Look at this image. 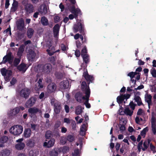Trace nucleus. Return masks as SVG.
Instances as JSON below:
<instances>
[{
    "label": "nucleus",
    "mask_w": 156,
    "mask_h": 156,
    "mask_svg": "<svg viewBox=\"0 0 156 156\" xmlns=\"http://www.w3.org/2000/svg\"><path fill=\"white\" fill-rule=\"evenodd\" d=\"M83 76L86 80L88 85L87 84V83L85 81L82 82L81 83V90L85 94V96L83 97L82 98L83 100H86L84 103V104L86 106V107L88 108H89L91 107V105L89 103V98L90 94V90L89 87V84L90 83H93L94 78L93 76L89 75L88 74L87 71L83 73Z\"/></svg>",
    "instance_id": "nucleus-1"
},
{
    "label": "nucleus",
    "mask_w": 156,
    "mask_h": 156,
    "mask_svg": "<svg viewBox=\"0 0 156 156\" xmlns=\"http://www.w3.org/2000/svg\"><path fill=\"white\" fill-rule=\"evenodd\" d=\"M73 29L74 33H76L79 31L80 33L84 35L85 33L83 21L81 20H79V21L74 25Z\"/></svg>",
    "instance_id": "nucleus-2"
},
{
    "label": "nucleus",
    "mask_w": 156,
    "mask_h": 156,
    "mask_svg": "<svg viewBox=\"0 0 156 156\" xmlns=\"http://www.w3.org/2000/svg\"><path fill=\"white\" fill-rule=\"evenodd\" d=\"M52 69V66L50 63L41 65L39 68V71L41 73L48 74Z\"/></svg>",
    "instance_id": "nucleus-3"
},
{
    "label": "nucleus",
    "mask_w": 156,
    "mask_h": 156,
    "mask_svg": "<svg viewBox=\"0 0 156 156\" xmlns=\"http://www.w3.org/2000/svg\"><path fill=\"white\" fill-rule=\"evenodd\" d=\"M23 131V127L20 125H16L12 126L9 129L10 133L14 135L20 134Z\"/></svg>",
    "instance_id": "nucleus-4"
},
{
    "label": "nucleus",
    "mask_w": 156,
    "mask_h": 156,
    "mask_svg": "<svg viewBox=\"0 0 156 156\" xmlns=\"http://www.w3.org/2000/svg\"><path fill=\"white\" fill-rule=\"evenodd\" d=\"M22 3L24 6V9L27 13L31 14L34 11L35 7L31 3H26L24 1H23Z\"/></svg>",
    "instance_id": "nucleus-5"
},
{
    "label": "nucleus",
    "mask_w": 156,
    "mask_h": 156,
    "mask_svg": "<svg viewBox=\"0 0 156 156\" xmlns=\"http://www.w3.org/2000/svg\"><path fill=\"white\" fill-rule=\"evenodd\" d=\"M30 92V90L28 88H24L20 91L19 95L21 97L27 99L29 97Z\"/></svg>",
    "instance_id": "nucleus-6"
},
{
    "label": "nucleus",
    "mask_w": 156,
    "mask_h": 156,
    "mask_svg": "<svg viewBox=\"0 0 156 156\" xmlns=\"http://www.w3.org/2000/svg\"><path fill=\"white\" fill-rule=\"evenodd\" d=\"M55 141V140L54 138H51L47 142H44L43 144V146L47 148H49L51 147L54 146Z\"/></svg>",
    "instance_id": "nucleus-7"
},
{
    "label": "nucleus",
    "mask_w": 156,
    "mask_h": 156,
    "mask_svg": "<svg viewBox=\"0 0 156 156\" xmlns=\"http://www.w3.org/2000/svg\"><path fill=\"white\" fill-rule=\"evenodd\" d=\"M56 88V84L54 83H50L47 87V91L48 93H51L55 91Z\"/></svg>",
    "instance_id": "nucleus-8"
},
{
    "label": "nucleus",
    "mask_w": 156,
    "mask_h": 156,
    "mask_svg": "<svg viewBox=\"0 0 156 156\" xmlns=\"http://www.w3.org/2000/svg\"><path fill=\"white\" fill-rule=\"evenodd\" d=\"M36 100L34 97H31L29 98L26 102L25 105L27 108L32 107L34 104Z\"/></svg>",
    "instance_id": "nucleus-9"
},
{
    "label": "nucleus",
    "mask_w": 156,
    "mask_h": 156,
    "mask_svg": "<svg viewBox=\"0 0 156 156\" xmlns=\"http://www.w3.org/2000/svg\"><path fill=\"white\" fill-rule=\"evenodd\" d=\"M54 111L55 114H59L61 109L60 103L58 101H56L54 103Z\"/></svg>",
    "instance_id": "nucleus-10"
},
{
    "label": "nucleus",
    "mask_w": 156,
    "mask_h": 156,
    "mask_svg": "<svg viewBox=\"0 0 156 156\" xmlns=\"http://www.w3.org/2000/svg\"><path fill=\"white\" fill-rule=\"evenodd\" d=\"M12 57L13 56L12 55V53L11 52L8 53L3 57L2 63L3 64L6 63L8 61H10V60H12Z\"/></svg>",
    "instance_id": "nucleus-11"
},
{
    "label": "nucleus",
    "mask_w": 156,
    "mask_h": 156,
    "mask_svg": "<svg viewBox=\"0 0 156 156\" xmlns=\"http://www.w3.org/2000/svg\"><path fill=\"white\" fill-rule=\"evenodd\" d=\"M60 27V26L58 24H56L54 27L53 31L54 37H57L58 36Z\"/></svg>",
    "instance_id": "nucleus-12"
},
{
    "label": "nucleus",
    "mask_w": 156,
    "mask_h": 156,
    "mask_svg": "<svg viewBox=\"0 0 156 156\" xmlns=\"http://www.w3.org/2000/svg\"><path fill=\"white\" fill-rule=\"evenodd\" d=\"M24 26V21L22 19H21L17 22V27L19 30H22L23 29Z\"/></svg>",
    "instance_id": "nucleus-13"
},
{
    "label": "nucleus",
    "mask_w": 156,
    "mask_h": 156,
    "mask_svg": "<svg viewBox=\"0 0 156 156\" xmlns=\"http://www.w3.org/2000/svg\"><path fill=\"white\" fill-rule=\"evenodd\" d=\"M69 82L68 80H63L60 83V87L63 89H66L69 88Z\"/></svg>",
    "instance_id": "nucleus-14"
},
{
    "label": "nucleus",
    "mask_w": 156,
    "mask_h": 156,
    "mask_svg": "<svg viewBox=\"0 0 156 156\" xmlns=\"http://www.w3.org/2000/svg\"><path fill=\"white\" fill-rule=\"evenodd\" d=\"M28 112L31 114H35L37 112H39L40 113H41V112L40 110L36 107H33L29 108L28 109Z\"/></svg>",
    "instance_id": "nucleus-15"
},
{
    "label": "nucleus",
    "mask_w": 156,
    "mask_h": 156,
    "mask_svg": "<svg viewBox=\"0 0 156 156\" xmlns=\"http://www.w3.org/2000/svg\"><path fill=\"white\" fill-rule=\"evenodd\" d=\"M25 46L24 44H22L18 48V50L17 52V55L19 57H21L24 51Z\"/></svg>",
    "instance_id": "nucleus-16"
},
{
    "label": "nucleus",
    "mask_w": 156,
    "mask_h": 156,
    "mask_svg": "<svg viewBox=\"0 0 156 156\" xmlns=\"http://www.w3.org/2000/svg\"><path fill=\"white\" fill-rule=\"evenodd\" d=\"M36 55V54L34 51L31 50H30L28 56L29 60L32 61L35 58Z\"/></svg>",
    "instance_id": "nucleus-17"
},
{
    "label": "nucleus",
    "mask_w": 156,
    "mask_h": 156,
    "mask_svg": "<svg viewBox=\"0 0 156 156\" xmlns=\"http://www.w3.org/2000/svg\"><path fill=\"white\" fill-rule=\"evenodd\" d=\"M82 96V93L80 92H78L76 94L75 97L77 101L79 103H81L82 99H83Z\"/></svg>",
    "instance_id": "nucleus-18"
},
{
    "label": "nucleus",
    "mask_w": 156,
    "mask_h": 156,
    "mask_svg": "<svg viewBox=\"0 0 156 156\" xmlns=\"http://www.w3.org/2000/svg\"><path fill=\"white\" fill-rule=\"evenodd\" d=\"M20 109L18 107H16L11 110L10 112L11 116H16L20 112Z\"/></svg>",
    "instance_id": "nucleus-19"
},
{
    "label": "nucleus",
    "mask_w": 156,
    "mask_h": 156,
    "mask_svg": "<svg viewBox=\"0 0 156 156\" xmlns=\"http://www.w3.org/2000/svg\"><path fill=\"white\" fill-rule=\"evenodd\" d=\"M134 99L137 102L138 106H140L141 105H144L142 102L141 99L139 96L135 95Z\"/></svg>",
    "instance_id": "nucleus-20"
},
{
    "label": "nucleus",
    "mask_w": 156,
    "mask_h": 156,
    "mask_svg": "<svg viewBox=\"0 0 156 156\" xmlns=\"http://www.w3.org/2000/svg\"><path fill=\"white\" fill-rule=\"evenodd\" d=\"M26 64L24 63H21L17 66V68L20 71H22L25 72L27 70L26 68Z\"/></svg>",
    "instance_id": "nucleus-21"
},
{
    "label": "nucleus",
    "mask_w": 156,
    "mask_h": 156,
    "mask_svg": "<svg viewBox=\"0 0 156 156\" xmlns=\"http://www.w3.org/2000/svg\"><path fill=\"white\" fill-rule=\"evenodd\" d=\"M31 133V131L30 128H26L25 129L24 132V136L26 138L29 137L30 136Z\"/></svg>",
    "instance_id": "nucleus-22"
},
{
    "label": "nucleus",
    "mask_w": 156,
    "mask_h": 156,
    "mask_svg": "<svg viewBox=\"0 0 156 156\" xmlns=\"http://www.w3.org/2000/svg\"><path fill=\"white\" fill-rule=\"evenodd\" d=\"M10 153V151L8 149H5L1 151L0 152V156H9Z\"/></svg>",
    "instance_id": "nucleus-23"
},
{
    "label": "nucleus",
    "mask_w": 156,
    "mask_h": 156,
    "mask_svg": "<svg viewBox=\"0 0 156 156\" xmlns=\"http://www.w3.org/2000/svg\"><path fill=\"white\" fill-rule=\"evenodd\" d=\"M34 31L33 29L32 28H28L27 32V35L28 37L29 38H31L34 34Z\"/></svg>",
    "instance_id": "nucleus-24"
},
{
    "label": "nucleus",
    "mask_w": 156,
    "mask_h": 156,
    "mask_svg": "<svg viewBox=\"0 0 156 156\" xmlns=\"http://www.w3.org/2000/svg\"><path fill=\"white\" fill-rule=\"evenodd\" d=\"M7 75L5 77L4 79L7 82H9L10 80V77L12 74V72L11 70H8L7 73Z\"/></svg>",
    "instance_id": "nucleus-25"
},
{
    "label": "nucleus",
    "mask_w": 156,
    "mask_h": 156,
    "mask_svg": "<svg viewBox=\"0 0 156 156\" xmlns=\"http://www.w3.org/2000/svg\"><path fill=\"white\" fill-rule=\"evenodd\" d=\"M53 137V134L51 131L50 130L47 131L45 133V137L46 139H49Z\"/></svg>",
    "instance_id": "nucleus-26"
},
{
    "label": "nucleus",
    "mask_w": 156,
    "mask_h": 156,
    "mask_svg": "<svg viewBox=\"0 0 156 156\" xmlns=\"http://www.w3.org/2000/svg\"><path fill=\"white\" fill-rule=\"evenodd\" d=\"M82 106L80 105H78L76 108L75 113L77 115H80L82 112Z\"/></svg>",
    "instance_id": "nucleus-27"
},
{
    "label": "nucleus",
    "mask_w": 156,
    "mask_h": 156,
    "mask_svg": "<svg viewBox=\"0 0 156 156\" xmlns=\"http://www.w3.org/2000/svg\"><path fill=\"white\" fill-rule=\"evenodd\" d=\"M83 58V61L85 64H88L90 62L89 56L87 55H85L81 56Z\"/></svg>",
    "instance_id": "nucleus-28"
},
{
    "label": "nucleus",
    "mask_w": 156,
    "mask_h": 156,
    "mask_svg": "<svg viewBox=\"0 0 156 156\" xmlns=\"http://www.w3.org/2000/svg\"><path fill=\"white\" fill-rule=\"evenodd\" d=\"M25 145L24 143H19L15 145V148L18 150H21L23 149Z\"/></svg>",
    "instance_id": "nucleus-29"
},
{
    "label": "nucleus",
    "mask_w": 156,
    "mask_h": 156,
    "mask_svg": "<svg viewBox=\"0 0 156 156\" xmlns=\"http://www.w3.org/2000/svg\"><path fill=\"white\" fill-rule=\"evenodd\" d=\"M123 96L124 95H123V94H122L117 97V101L119 104H122L124 100Z\"/></svg>",
    "instance_id": "nucleus-30"
},
{
    "label": "nucleus",
    "mask_w": 156,
    "mask_h": 156,
    "mask_svg": "<svg viewBox=\"0 0 156 156\" xmlns=\"http://www.w3.org/2000/svg\"><path fill=\"white\" fill-rule=\"evenodd\" d=\"M41 23L43 26H47L48 24V21L46 17H42L41 18Z\"/></svg>",
    "instance_id": "nucleus-31"
},
{
    "label": "nucleus",
    "mask_w": 156,
    "mask_h": 156,
    "mask_svg": "<svg viewBox=\"0 0 156 156\" xmlns=\"http://www.w3.org/2000/svg\"><path fill=\"white\" fill-rule=\"evenodd\" d=\"M124 113L127 115L131 116L133 115V111H131L129 109V108L127 107L126 108L124 111Z\"/></svg>",
    "instance_id": "nucleus-32"
},
{
    "label": "nucleus",
    "mask_w": 156,
    "mask_h": 156,
    "mask_svg": "<svg viewBox=\"0 0 156 156\" xmlns=\"http://www.w3.org/2000/svg\"><path fill=\"white\" fill-rule=\"evenodd\" d=\"M49 153L50 156H58V151L55 149L50 151Z\"/></svg>",
    "instance_id": "nucleus-33"
},
{
    "label": "nucleus",
    "mask_w": 156,
    "mask_h": 156,
    "mask_svg": "<svg viewBox=\"0 0 156 156\" xmlns=\"http://www.w3.org/2000/svg\"><path fill=\"white\" fill-rule=\"evenodd\" d=\"M78 10H77L76 11L73 12L72 13L74 14V18L77 20H78V14H81V11L80 9H78Z\"/></svg>",
    "instance_id": "nucleus-34"
},
{
    "label": "nucleus",
    "mask_w": 156,
    "mask_h": 156,
    "mask_svg": "<svg viewBox=\"0 0 156 156\" xmlns=\"http://www.w3.org/2000/svg\"><path fill=\"white\" fill-rule=\"evenodd\" d=\"M39 12L42 14H45L47 13V9L46 5H44L43 6L42 9L41 8L40 10L39 11Z\"/></svg>",
    "instance_id": "nucleus-35"
},
{
    "label": "nucleus",
    "mask_w": 156,
    "mask_h": 156,
    "mask_svg": "<svg viewBox=\"0 0 156 156\" xmlns=\"http://www.w3.org/2000/svg\"><path fill=\"white\" fill-rule=\"evenodd\" d=\"M0 71L2 75L4 76V78H5V77L7 75V73L8 70L6 69L5 68H3L1 69Z\"/></svg>",
    "instance_id": "nucleus-36"
},
{
    "label": "nucleus",
    "mask_w": 156,
    "mask_h": 156,
    "mask_svg": "<svg viewBox=\"0 0 156 156\" xmlns=\"http://www.w3.org/2000/svg\"><path fill=\"white\" fill-rule=\"evenodd\" d=\"M20 58H15L13 62V65L15 66H17L20 62Z\"/></svg>",
    "instance_id": "nucleus-37"
},
{
    "label": "nucleus",
    "mask_w": 156,
    "mask_h": 156,
    "mask_svg": "<svg viewBox=\"0 0 156 156\" xmlns=\"http://www.w3.org/2000/svg\"><path fill=\"white\" fill-rule=\"evenodd\" d=\"M67 141L70 142H73L74 140V137L73 135H69L66 137Z\"/></svg>",
    "instance_id": "nucleus-38"
},
{
    "label": "nucleus",
    "mask_w": 156,
    "mask_h": 156,
    "mask_svg": "<svg viewBox=\"0 0 156 156\" xmlns=\"http://www.w3.org/2000/svg\"><path fill=\"white\" fill-rule=\"evenodd\" d=\"M87 51L86 47V46H84L81 50V55L82 56L85 55H87L88 54H87Z\"/></svg>",
    "instance_id": "nucleus-39"
},
{
    "label": "nucleus",
    "mask_w": 156,
    "mask_h": 156,
    "mask_svg": "<svg viewBox=\"0 0 156 156\" xmlns=\"http://www.w3.org/2000/svg\"><path fill=\"white\" fill-rule=\"evenodd\" d=\"M145 101L147 103H149L151 101L152 96L151 94H147V96L145 97Z\"/></svg>",
    "instance_id": "nucleus-40"
},
{
    "label": "nucleus",
    "mask_w": 156,
    "mask_h": 156,
    "mask_svg": "<svg viewBox=\"0 0 156 156\" xmlns=\"http://www.w3.org/2000/svg\"><path fill=\"white\" fill-rule=\"evenodd\" d=\"M37 83V85H36V87H35V89L36 90H39L43 87V85L42 83Z\"/></svg>",
    "instance_id": "nucleus-41"
},
{
    "label": "nucleus",
    "mask_w": 156,
    "mask_h": 156,
    "mask_svg": "<svg viewBox=\"0 0 156 156\" xmlns=\"http://www.w3.org/2000/svg\"><path fill=\"white\" fill-rule=\"evenodd\" d=\"M56 58V56H51L50 58H49L50 62L54 65H55V59Z\"/></svg>",
    "instance_id": "nucleus-42"
},
{
    "label": "nucleus",
    "mask_w": 156,
    "mask_h": 156,
    "mask_svg": "<svg viewBox=\"0 0 156 156\" xmlns=\"http://www.w3.org/2000/svg\"><path fill=\"white\" fill-rule=\"evenodd\" d=\"M8 140V138L6 136L2 137L0 140L2 144H4Z\"/></svg>",
    "instance_id": "nucleus-43"
},
{
    "label": "nucleus",
    "mask_w": 156,
    "mask_h": 156,
    "mask_svg": "<svg viewBox=\"0 0 156 156\" xmlns=\"http://www.w3.org/2000/svg\"><path fill=\"white\" fill-rule=\"evenodd\" d=\"M148 130V128L147 127H146L145 128H144L140 132V135L142 136L145 135L147 133Z\"/></svg>",
    "instance_id": "nucleus-44"
},
{
    "label": "nucleus",
    "mask_w": 156,
    "mask_h": 156,
    "mask_svg": "<svg viewBox=\"0 0 156 156\" xmlns=\"http://www.w3.org/2000/svg\"><path fill=\"white\" fill-rule=\"evenodd\" d=\"M79 8H76L75 6L74 5H73L72 6L70 7L69 8V10L70 12L72 13L73 12L76 11L77 10H78V9Z\"/></svg>",
    "instance_id": "nucleus-45"
},
{
    "label": "nucleus",
    "mask_w": 156,
    "mask_h": 156,
    "mask_svg": "<svg viewBox=\"0 0 156 156\" xmlns=\"http://www.w3.org/2000/svg\"><path fill=\"white\" fill-rule=\"evenodd\" d=\"M129 105L130 106L132 110V111H133L135 109V107L136 105V104L134 103L133 101H131L130 102Z\"/></svg>",
    "instance_id": "nucleus-46"
},
{
    "label": "nucleus",
    "mask_w": 156,
    "mask_h": 156,
    "mask_svg": "<svg viewBox=\"0 0 156 156\" xmlns=\"http://www.w3.org/2000/svg\"><path fill=\"white\" fill-rule=\"evenodd\" d=\"M34 143L32 141L30 140L27 143V145L30 147H32L34 146Z\"/></svg>",
    "instance_id": "nucleus-47"
},
{
    "label": "nucleus",
    "mask_w": 156,
    "mask_h": 156,
    "mask_svg": "<svg viewBox=\"0 0 156 156\" xmlns=\"http://www.w3.org/2000/svg\"><path fill=\"white\" fill-rule=\"evenodd\" d=\"M151 72L152 76L156 78V70L153 68L151 70Z\"/></svg>",
    "instance_id": "nucleus-48"
},
{
    "label": "nucleus",
    "mask_w": 156,
    "mask_h": 156,
    "mask_svg": "<svg viewBox=\"0 0 156 156\" xmlns=\"http://www.w3.org/2000/svg\"><path fill=\"white\" fill-rule=\"evenodd\" d=\"M61 50L63 51H65L67 50L68 49V48H67L66 46L63 44H61Z\"/></svg>",
    "instance_id": "nucleus-49"
},
{
    "label": "nucleus",
    "mask_w": 156,
    "mask_h": 156,
    "mask_svg": "<svg viewBox=\"0 0 156 156\" xmlns=\"http://www.w3.org/2000/svg\"><path fill=\"white\" fill-rule=\"evenodd\" d=\"M143 146L144 147L142 148V150L143 151H145L147 148L148 146H149V145L147 144L146 141L144 142L143 143Z\"/></svg>",
    "instance_id": "nucleus-50"
},
{
    "label": "nucleus",
    "mask_w": 156,
    "mask_h": 156,
    "mask_svg": "<svg viewBox=\"0 0 156 156\" xmlns=\"http://www.w3.org/2000/svg\"><path fill=\"white\" fill-rule=\"evenodd\" d=\"M67 140L66 137L62 138L60 140L61 143L63 144H64L66 143Z\"/></svg>",
    "instance_id": "nucleus-51"
},
{
    "label": "nucleus",
    "mask_w": 156,
    "mask_h": 156,
    "mask_svg": "<svg viewBox=\"0 0 156 156\" xmlns=\"http://www.w3.org/2000/svg\"><path fill=\"white\" fill-rule=\"evenodd\" d=\"M69 150V148L68 147L64 146L62 149V151L63 153H66Z\"/></svg>",
    "instance_id": "nucleus-52"
},
{
    "label": "nucleus",
    "mask_w": 156,
    "mask_h": 156,
    "mask_svg": "<svg viewBox=\"0 0 156 156\" xmlns=\"http://www.w3.org/2000/svg\"><path fill=\"white\" fill-rule=\"evenodd\" d=\"M150 148L151 150L153 151V153H154L156 152L155 151V147L152 143L150 144Z\"/></svg>",
    "instance_id": "nucleus-53"
},
{
    "label": "nucleus",
    "mask_w": 156,
    "mask_h": 156,
    "mask_svg": "<svg viewBox=\"0 0 156 156\" xmlns=\"http://www.w3.org/2000/svg\"><path fill=\"white\" fill-rule=\"evenodd\" d=\"M86 130V125L85 124L82 125L80 128V132H84Z\"/></svg>",
    "instance_id": "nucleus-54"
},
{
    "label": "nucleus",
    "mask_w": 156,
    "mask_h": 156,
    "mask_svg": "<svg viewBox=\"0 0 156 156\" xmlns=\"http://www.w3.org/2000/svg\"><path fill=\"white\" fill-rule=\"evenodd\" d=\"M54 22L55 23H57L59 22L60 18L58 16H55L54 18Z\"/></svg>",
    "instance_id": "nucleus-55"
},
{
    "label": "nucleus",
    "mask_w": 156,
    "mask_h": 156,
    "mask_svg": "<svg viewBox=\"0 0 156 156\" xmlns=\"http://www.w3.org/2000/svg\"><path fill=\"white\" fill-rule=\"evenodd\" d=\"M8 32H9V34L10 35H11V28L10 26H9V27L6 30L4 31L3 33H4L5 32L6 33H8Z\"/></svg>",
    "instance_id": "nucleus-56"
},
{
    "label": "nucleus",
    "mask_w": 156,
    "mask_h": 156,
    "mask_svg": "<svg viewBox=\"0 0 156 156\" xmlns=\"http://www.w3.org/2000/svg\"><path fill=\"white\" fill-rule=\"evenodd\" d=\"M75 54L77 57H79L80 56V52L79 50H76L75 52Z\"/></svg>",
    "instance_id": "nucleus-57"
},
{
    "label": "nucleus",
    "mask_w": 156,
    "mask_h": 156,
    "mask_svg": "<svg viewBox=\"0 0 156 156\" xmlns=\"http://www.w3.org/2000/svg\"><path fill=\"white\" fill-rule=\"evenodd\" d=\"M16 79H15L14 78H13L11 81L10 83L11 85H14L16 83Z\"/></svg>",
    "instance_id": "nucleus-58"
},
{
    "label": "nucleus",
    "mask_w": 156,
    "mask_h": 156,
    "mask_svg": "<svg viewBox=\"0 0 156 156\" xmlns=\"http://www.w3.org/2000/svg\"><path fill=\"white\" fill-rule=\"evenodd\" d=\"M127 76H129L130 78H133L134 77V75L133 73V72H129Z\"/></svg>",
    "instance_id": "nucleus-59"
},
{
    "label": "nucleus",
    "mask_w": 156,
    "mask_h": 156,
    "mask_svg": "<svg viewBox=\"0 0 156 156\" xmlns=\"http://www.w3.org/2000/svg\"><path fill=\"white\" fill-rule=\"evenodd\" d=\"M120 147V144L118 143H116L115 145V148L116 152H118Z\"/></svg>",
    "instance_id": "nucleus-60"
},
{
    "label": "nucleus",
    "mask_w": 156,
    "mask_h": 156,
    "mask_svg": "<svg viewBox=\"0 0 156 156\" xmlns=\"http://www.w3.org/2000/svg\"><path fill=\"white\" fill-rule=\"evenodd\" d=\"M9 0H5V7L6 9H7L9 5Z\"/></svg>",
    "instance_id": "nucleus-61"
},
{
    "label": "nucleus",
    "mask_w": 156,
    "mask_h": 156,
    "mask_svg": "<svg viewBox=\"0 0 156 156\" xmlns=\"http://www.w3.org/2000/svg\"><path fill=\"white\" fill-rule=\"evenodd\" d=\"M143 71L144 73L145 74V76L147 77L148 76V73L149 72V69L147 68H145L144 69Z\"/></svg>",
    "instance_id": "nucleus-62"
},
{
    "label": "nucleus",
    "mask_w": 156,
    "mask_h": 156,
    "mask_svg": "<svg viewBox=\"0 0 156 156\" xmlns=\"http://www.w3.org/2000/svg\"><path fill=\"white\" fill-rule=\"evenodd\" d=\"M123 95H124L123 97H124V100L126 99V101L127 99H129L131 96L129 94H123Z\"/></svg>",
    "instance_id": "nucleus-63"
},
{
    "label": "nucleus",
    "mask_w": 156,
    "mask_h": 156,
    "mask_svg": "<svg viewBox=\"0 0 156 156\" xmlns=\"http://www.w3.org/2000/svg\"><path fill=\"white\" fill-rule=\"evenodd\" d=\"M76 46L78 48L80 47L82 45L81 43L79 41H76Z\"/></svg>",
    "instance_id": "nucleus-64"
}]
</instances>
